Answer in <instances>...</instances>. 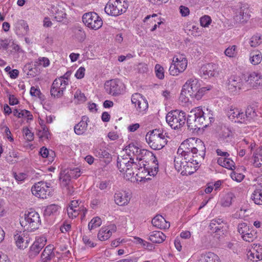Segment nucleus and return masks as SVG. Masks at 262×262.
I'll list each match as a JSON object with an SVG mask.
<instances>
[{
  "label": "nucleus",
  "instance_id": "09e8293b",
  "mask_svg": "<svg viewBox=\"0 0 262 262\" xmlns=\"http://www.w3.org/2000/svg\"><path fill=\"white\" fill-rule=\"evenodd\" d=\"M224 53L226 56L229 57H233L235 56L237 54L236 46H232L228 47L225 50Z\"/></svg>",
  "mask_w": 262,
  "mask_h": 262
},
{
  "label": "nucleus",
  "instance_id": "6e6552de",
  "mask_svg": "<svg viewBox=\"0 0 262 262\" xmlns=\"http://www.w3.org/2000/svg\"><path fill=\"white\" fill-rule=\"evenodd\" d=\"M138 172L136 176L141 179L146 178L147 176H156L159 170V166L158 160L154 161L152 160L151 165L146 162L145 164H143V166L140 164L139 167H137Z\"/></svg>",
  "mask_w": 262,
  "mask_h": 262
},
{
  "label": "nucleus",
  "instance_id": "f257e3e1",
  "mask_svg": "<svg viewBox=\"0 0 262 262\" xmlns=\"http://www.w3.org/2000/svg\"><path fill=\"white\" fill-rule=\"evenodd\" d=\"M208 119L209 120L206 119L205 113L202 108L200 107L195 108L188 115L186 121L187 128L190 131L194 132L203 127H207L211 122L210 119H213V118L209 117Z\"/></svg>",
  "mask_w": 262,
  "mask_h": 262
},
{
  "label": "nucleus",
  "instance_id": "864d4df0",
  "mask_svg": "<svg viewBox=\"0 0 262 262\" xmlns=\"http://www.w3.org/2000/svg\"><path fill=\"white\" fill-rule=\"evenodd\" d=\"M155 73L156 76L160 79H162L164 77V69L159 64L155 66Z\"/></svg>",
  "mask_w": 262,
  "mask_h": 262
},
{
  "label": "nucleus",
  "instance_id": "bb28decb",
  "mask_svg": "<svg viewBox=\"0 0 262 262\" xmlns=\"http://www.w3.org/2000/svg\"><path fill=\"white\" fill-rule=\"evenodd\" d=\"M187 166L185 168V170L182 171L181 173L183 175H191L198 168L199 163L197 160H192V162H187Z\"/></svg>",
  "mask_w": 262,
  "mask_h": 262
},
{
  "label": "nucleus",
  "instance_id": "37998d69",
  "mask_svg": "<svg viewBox=\"0 0 262 262\" xmlns=\"http://www.w3.org/2000/svg\"><path fill=\"white\" fill-rule=\"evenodd\" d=\"M101 224V219L98 216L95 217L93 218L91 222L89 223L88 228L90 230H91L94 228L99 227Z\"/></svg>",
  "mask_w": 262,
  "mask_h": 262
},
{
  "label": "nucleus",
  "instance_id": "c756f323",
  "mask_svg": "<svg viewBox=\"0 0 262 262\" xmlns=\"http://www.w3.org/2000/svg\"><path fill=\"white\" fill-rule=\"evenodd\" d=\"M217 163L222 167H224L229 169L232 170V167H234V162L230 158H219L217 161Z\"/></svg>",
  "mask_w": 262,
  "mask_h": 262
},
{
  "label": "nucleus",
  "instance_id": "e2e57ef3",
  "mask_svg": "<svg viewBox=\"0 0 262 262\" xmlns=\"http://www.w3.org/2000/svg\"><path fill=\"white\" fill-rule=\"evenodd\" d=\"M189 149L188 150V152H186L183 155V159L188 162H192V160H194V158L195 157V155L192 154Z\"/></svg>",
  "mask_w": 262,
  "mask_h": 262
},
{
  "label": "nucleus",
  "instance_id": "1a4fd4ad",
  "mask_svg": "<svg viewBox=\"0 0 262 262\" xmlns=\"http://www.w3.org/2000/svg\"><path fill=\"white\" fill-rule=\"evenodd\" d=\"M124 150L129 156H131L132 154L136 156L137 160L139 161L143 160L144 157L148 156L151 158V160L157 161L156 157L151 152L144 149H140L133 143H130L127 145L125 147Z\"/></svg>",
  "mask_w": 262,
  "mask_h": 262
},
{
  "label": "nucleus",
  "instance_id": "b1692460",
  "mask_svg": "<svg viewBox=\"0 0 262 262\" xmlns=\"http://www.w3.org/2000/svg\"><path fill=\"white\" fill-rule=\"evenodd\" d=\"M89 122V118L87 116H82L81 120L74 126L75 134L78 135L83 134L87 129L88 123Z\"/></svg>",
  "mask_w": 262,
  "mask_h": 262
},
{
  "label": "nucleus",
  "instance_id": "a19ab883",
  "mask_svg": "<svg viewBox=\"0 0 262 262\" xmlns=\"http://www.w3.org/2000/svg\"><path fill=\"white\" fill-rule=\"evenodd\" d=\"M234 195L232 193L226 194L222 199L221 204L224 207H229L232 204V200Z\"/></svg>",
  "mask_w": 262,
  "mask_h": 262
},
{
  "label": "nucleus",
  "instance_id": "69168bd1",
  "mask_svg": "<svg viewBox=\"0 0 262 262\" xmlns=\"http://www.w3.org/2000/svg\"><path fill=\"white\" fill-rule=\"evenodd\" d=\"M254 162L253 165L255 167H260L261 164L259 162V158H262V155L260 154H255L253 156Z\"/></svg>",
  "mask_w": 262,
  "mask_h": 262
},
{
  "label": "nucleus",
  "instance_id": "13d9d810",
  "mask_svg": "<svg viewBox=\"0 0 262 262\" xmlns=\"http://www.w3.org/2000/svg\"><path fill=\"white\" fill-rule=\"evenodd\" d=\"M210 229L214 232H218L223 228V226L216 224L215 221H211L209 225Z\"/></svg>",
  "mask_w": 262,
  "mask_h": 262
},
{
  "label": "nucleus",
  "instance_id": "2f4dec72",
  "mask_svg": "<svg viewBox=\"0 0 262 262\" xmlns=\"http://www.w3.org/2000/svg\"><path fill=\"white\" fill-rule=\"evenodd\" d=\"M262 60V54L258 51H253L250 53V61L253 65H257L260 63Z\"/></svg>",
  "mask_w": 262,
  "mask_h": 262
},
{
  "label": "nucleus",
  "instance_id": "49530a36",
  "mask_svg": "<svg viewBox=\"0 0 262 262\" xmlns=\"http://www.w3.org/2000/svg\"><path fill=\"white\" fill-rule=\"evenodd\" d=\"M237 230L238 232L243 237V235H245L248 232L250 231L249 227L247 226V224L245 223H242L238 224Z\"/></svg>",
  "mask_w": 262,
  "mask_h": 262
},
{
  "label": "nucleus",
  "instance_id": "f03ea898",
  "mask_svg": "<svg viewBox=\"0 0 262 262\" xmlns=\"http://www.w3.org/2000/svg\"><path fill=\"white\" fill-rule=\"evenodd\" d=\"M200 87L199 80L196 78H191L188 80L184 84L181 93V97L194 98L197 100L201 99L204 95L206 91L210 90L212 88L211 85Z\"/></svg>",
  "mask_w": 262,
  "mask_h": 262
},
{
  "label": "nucleus",
  "instance_id": "58836bf2",
  "mask_svg": "<svg viewBox=\"0 0 262 262\" xmlns=\"http://www.w3.org/2000/svg\"><path fill=\"white\" fill-rule=\"evenodd\" d=\"M52 9H53L55 12L54 14V18L57 21L61 22L66 18L67 14L63 9L59 10L54 7H53Z\"/></svg>",
  "mask_w": 262,
  "mask_h": 262
},
{
  "label": "nucleus",
  "instance_id": "4be33fe9",
  "mask_svg": "<svg viewBox=\"0 0 262 262\" xmlns=\"http://www.w3.org/2000/svg\"><path fill=\"white\" fill-rule=\"evenodd\" d=\"M247 256L252 261H257L262 260V245H255L252 250L248 252Z\"/></svg>",
  "mask_w": 262,
  "mask_h": 262
},
{
  "label": "nucleus",
  "instance_id": "de8ad7c7",
  "mask_svg": "<svg viewBox=\"0 0 262 262\" xmlns=\"http://www.w3.org/2000/svg\"><path fill=\"white\" fill-rule=\"evenodd\" d=\"M41 130H39L37 134L39 138L45 137L46 139H49L50 134L49 131L48 127L46 126L41 127Z\"/></svg>",
  "mask_w": 262,
  "mask_h": 262
},
{
  "label": "nucleus",
  "instance_id": "cd10ccee",
  "mask_svg": "<svg viewBox=\"0 0 262 262\" xmlns=\"http://www.w3.org/2000/svg\"><path fill=\"white\" fill-rule=\"evenodd\" d=\"M166 238V236L160 231H154L150 233L148 239L153 243L160 244Z\"/></svg>",
  "mask_w": 262,
  "mask_h": 262
},
{
  "label": "nucleus",
  "instance_id": "5fc2aeb1",
  "mask_svg": "<svg viewBox=\"0 0 262 262\" xmlns=\"http://www.w3.org/2000/svg\"><path fill=\"white\" fill-rule=\"evenodd\" d=\"M211 17L208 15H204L200 18V21L201 25L203 27H207L211 23Z\"/></svg>",
  "mask_w": 262,
  "mask_h": 262
},
{
  "label": "nucleus",
  "instance_id": "aec40b11",
  "mask_svg": "<svg viewBox=\"0 0 262 262\" xmlns=\"http://www.w3.org/2000/svg\"><path fill=\"white\" fill-rule=\"evenodd\" d=\"M195 145L191 148V153L195 155V158L200 157L204 159L205 156L206 147L204 142L200 139L195 140Z\"/></svg>",
  "mask_w": 262,
  "mask_h": 262
},
{
  "label": "nucleus",
  "instance_id": "a878e982",
  "mask_svg": "<svg viewBox=\"0 0 262 262\" xmlns=\"http://www.w3.org/2000/svg\"><path fill=\"white\" fill-rule=\"evenodd\" d=\"M53 250V245H49L46 246L41 254V262H50L52 258L55 256Z\"/></svg>",
  "mask_w": 262,
  "mask_h": 262
},
{
  "label": "nucleus",
  "instance_id": "9b49d317",
  "mask_svg": "<svg viewBox=\"0 0 262 262\" xmlns=\"http://www.w3.org/2000/svg\"><path fill=\"white\" fill-rule=\"evenodd\" d=\"M187 60L183 55L175 56L172 60V63L169 67V71L170 75L175 76L182 73L186 69Z\"/></svg>",
  "mask_w": 262,
  "mask_h": 262
},
{
  "label": "nucleus",
  "instance_id": "5701e85b",
  "mask_svg": "<svg viewBox=\"0 0 262 262\" xmlns=\"http://www.w3.org/2000/svg\"><path fill=\"white\" fill-rule=\"evenodd\" d=\"M152 225L161 229H168L170 227V223L167 222L165 219L160 214L156 215L152 220Z\"/></svg>",
  "mask_w": 262,
  "mask_h": 262
},
{
  "label": "nucleus",
  "instance_id": "ea45409f",
  "mask_svg": "<svg viewBox=\"0 0 262 262\" xmlns=\"http://www.w3.org/2000/svg\"><path fill=\"white\" fill-rule=\"evenodd\" d=\"M39 154L43 158H48L49 161H52L55 153L53 150L49 151L46 147H42L40 148Z\"/></svg>",
  "mask_w": 262,
  "mask_h": 262
},
{
  "label": "nucleus",
  "instance_id": "052dcab7",
  "mask_svg": "<svg viewBox=\"0 0 262 262\" xmlns=\"http://www.w3.org/2000/svg\"><path fill=\"white\" fill-rule=\"evenodd\" d=\"M260 37L257 36H253L251 37L250 41V45L252 47H255L260 43Z\"/></svg>",
  "mask_w": 262,
  "mask_h": 262
},
{
  "label": "nucleus",
  "instance_id": "c03bdc74",
  "mask_svg": "<svg viewBox=\"0 0 262 262\" xmlns=\"http://www.w3.org/2000/svg\"><path fill=\"white\" fill-rule=\"evenodd\" d=\"M59 208V206L57 205L51 204L46 208L44 211V214L46 215L50 216L51 215L56 213Z\"/></svg>",
  "mask_w": 262,
  "mask_h": 262
},
{
  "label": "nucleus",
  "instance_id": "9d476101",
  "mask_svg": "<svg viewBox=\"0 0 262 262\" xmlns=\"http://www.w3.org/2000/svg\"><path fill=\"white\" fill-rule=\"evenodd\" d=\"M82 21L86 27L95 30L100 29L103 24L101 18L94 12L84 13L82 16Z\"/></svg>",
  "mask_w": 262,
  "mask_h": 262
},
{
  "label": "nucleus",
  "instance_id": "c9c22d12",
  "mask_svg": "<svg viewBox=\"0 0 262 262\" xmlns=\"http://www.w3.org/2000/svg\"><path fill=\"white\" fill-rule=\"evenodd\" d=\"M112 235V231L106 227H102L98 233V238L101 241L108 239Z\"/></svg>",
  "mask_w": 262,
  "mask_h": 262
},
{
  "label": "nucleus",
  "instance_id": "4d7b16f0",
  "mask_svg": "<svg viewBox=\"0 0 262 262\" xmlns=\"http://www.w3.org/2000/svg\"><path fill=\"white\" fill-rule=\"evenodd\" d=\"M67 170L69 171L68 174L71 176L72 178L76 179L81 174L80 170L78 168L67 169Z\"/></svg>",
  "mask_w": 262,
  "mask_h": 262
},
{
  "label": "nucleus",
  "instance_id": "6e6d98bb",
  "mask_svg": "<svg viewBox=\"0 0 262 262\" xmlns=\"http://www.w3.org/2000/svg\"><path fill=\"white\" fill-rule=\"evenodd\" d=\"M230 176L232 180L238 182H241L245 177L244 174L235 171H232L230 174Z\"/></svg>",
  "mask_w": 262,
  "mask_h": 262
},
{
  "label": "nucleus",
  "instance_id": "f3484780",
  "mask_svg": "<svg viewBox=\"0 0 262 262\" xmlns=\"http://www.w3.org/2000/svg\"><path fill=\"white\" fill-rule=\"evenodd\" d=\"M243 77L238 76H231L228 80L227 88L230 92L236 94L242 89L243 85Z\"/></svg>",
  "mask_w": 262,
  "mask_h": 262
},
{
  "label": "nucleus",
  "instance_id": "dca6fc26",
  "mask_svg": "<svg viewBox=\"0 0 262 262\" xmlns=\"http://www.w3.org/2000/svg\"><path fill=\"white\" fill-rule=\"evenodd\" d=\"M14 239L16 246L20 249L27 248L30 241V237L28 232H18L14 234Z\"/></svg>",
  "mask_w": 262,
  "mask_h": 262
},
{
  "label": "nucleus",
  "instance_id": "412c9836",
  "mask_svg": "<svg viewBox=\"0 0 262 262\" xmlns=\"http://www.w3.org/2000/svg\"><path fill=\"white\" fill-rule=\"evenodd\" d=\"M216 65L212 63L204 65L201 68L200 71L201 76L204 77L205 78H207V77H214L216 73Z\"/></svg>",
  "mask_w": 262,
  "mask_h": 262
},
{
  "label": "nucleus",
  "instance_id": "338daca9",
  "mask_svg": "<svg viewBox=\"0 0 262 262\" xmlns=\"http://www.w3.org/2000/svg\"><path fill=\"white\" fill-rule=\"evenodd\" d=\"M67 212L69 216L71 218L76 217L79 214L78 210L76 209H71V208H67Z\"/></svg>",
  "mask_w": 262,
  "mask_h": 262
},
{
  "label": "nucleus",
  "instance_id": "603ef678",
  "mask_svg": "<svg viewBox=\"0 0 262 262\" xmlns=\"http://www.w3.org/2000/svg\"><path fill=\"white\" fill-rule=\"evenodd\" d=\"M75 35L76 38L79 41H83L86 37L85 33L81 28H78L75 30Z\"/></svg>",
  "mask_w": 262,
  "mask_h": 262
},
{
  "label": "nucleus",
  "instance_id": "3c124183",
  "mask_svg": "<svg viewBox=\"0 0 262 262\" xmlns=\"http://www.w3.org/2000/svg\"><path fill=\"white\" fill-rule=\"evenodd\" d=\"M232 137V132L228 128L225 129L222 134L221 138L223 140L228 142L231 140Z\"/></svg>",
  "mask_w": 262,
  "mask_h": 262
},
{
  "label": "nucleus",
  "instance_id": "6ab92c4d",
  "mask_svg": "<svg viewBox=\"0 0 262 262\" xmlns=\"http://www.w3.org/2000/svg\"><path fill=\"white\" fill-rule=\"evenodd\" d=\"M131 100L132 103L135 104L137 111L139 112L145 111L148 107L147 101L139 93L133 94Z\"/></svg>",
  "mask_w": 262,
  "mask_h": 262
},
{
  "label": "nucleus",
  "instance_id": "bf43d9fd",
  "mask_svg": "<svg viewBox=\"0 0 262 262\" xmlns=\"http://www.w3.org/2000/svg\"><path fill=\"white\" fill-rule=\"evenodd\" d=\"M23 133L25 136L26 139L29 141H31L34 139V134L27 127L23 129Z\"/></svg>",
  "mask_w": 262,
  "mask_h": 262
},
{
  "label": "nucleus",
  "instance_id": "f704fd0d",
  "mask_svg": "<svg viewBox=\"0 0 262 262\" xmlns=\"http://www.w3.org/2000/svg\"><path fill=\"white\" fill-rule=\"evenodd\" d=\"M251 199L257 205H262V189H256L252 193Z\"/></svg>",
  "mask_w": 262,
  "mask_h": 262
},
{
  "label": "nucleus",
  "instance_id": "c85d7f7f",
  "mask_svg": "<svg viewBox=\"0 0 262 262\" xmlns=\"http://www.w3.org/2000/svg\"><path fill=\"white\" fill-rule=\"evenodd\" d=\"M258 73L252 72L250 74L243 75V78L248 88H254V83L255 81Z\"/></svg>",
  "mask_w": 262,
  "mask_h": 262
},
{
  "label": "nucleus",
  "instance_id": "473e14b6",
  "mask_svg": "<svg viewBox=\"0 0 262 262\" xmlns=\"http://www.w3.org/2000/svg\"><path fill=\"white\" fill-rule=\"evenodd\" d=\"M187 161L184 160L182 156H178L176 157L174 160V165L175 168L178 171H180L183 169L185 170V168L187 166L186 163Z\"/></svg>",
  "mask_w": 262,
  "mask_h": 262
},
{
  "label": "nucleus",
  "instance_id": "393cba45",
  "mask_svg": "<svg viewBox=\"0 0 262 262\" xmlns=\"http://www.w3.org/2000/svg\"><path fill=\"white\" fill-rule=\"evenodd\" d=\"M130 198L125 191L117 192L114 195V200L116 204L119 206L127 205Z\"/></svg>",
  "mask_w": 262,
  "mask_h": 262
},
{
  "label": "nucleus",
  "instance_id": "a211bd4d",
  "mask_svg": "<svg viewBox=\"0 0 262 262\" xmlns=\"http://www.w3.org/2000/svg\"><path fill=\"white\" fill-rule=\"evenodd\" d=\"M227 116L232 121L245 123L244 112L238 108L231 106L227 112Z\"/></svg>",
  "mask_w": 262,
  "mask_h": 262
},
{
  "label": "nucleus",
  "instance_id": "4c0bfd02",
  "mask_svg": "<svg viewBox=\"0 0 262 262\" xmlns=\"http://www.w3.org/2000/svg\"><path fill=\"white\" fill-rule=\"evenodd\" d=\"M69 171L67 170H64L60 172V181L62 183V185L64 186H68L69 184L72 177L69 175Z\"/></svg>",
  "mask_w": 262,
  "mask_h": 262
},
{
  "label": "nucleus",
  "instance_id": "0e129e2a",
  "mask_svg": "<svg viewBox=\"0 0 262 262\" xmlns=\"http://www.w3.org/2000/svg\"><path fill=\"white\" fill-rule=\"evenodd\" d=\"M74 97L77 98L79 101L81 102H84L86 101V98L83 93H82L80 91L77 90L75 95Z\"/></svg>",
  "mask_w": 262,
  "mask_h": 262
},
{
  "label": "nucleus",
  "instance_id": "2eb2a0df",
  "mask_svg": "<svg viewBox=\"0 0 262 262\" xmlns=\"http://www.w3.org/2000/svg\"><path fill=\"white\" fill-rule=\"evenodd\" d=\"M47 239L44 236H39L36 238L35 241L30 248L29 256L31 258L36 257L45 247Z\"/></svg>",
  "mask_w": 262,
  "mask_h": 262
},
{
  "label": "nucleus",
  "instance_id": "a18cd8bd",
  "mask_svg": "<svg viewBox=\"0 0 262 262\" xmlns=\"http://www.w3.org/2000/svg\"><path fill=\"white\" fill-rule=\"evenodd\" d=\"M130 161V160L128 161L127 159L118 158L117 166L120 171L122 172V170H123L125 168H126V166H127V164L129 163Z\"/></svg>",
  "mask_w": 262,
  "mask_h": 262
},
{
  "label": "nucleus",
  "instance_id": "774afa93",
  "mask_svg": "<svg viewBox=\"0 0 262 262\" xmlns=\"http://www.w3.org/2000/svg\"><path fill=\"white\" fill-rule=\"evenodd\" d=\"M84 72H85V69L84 67H80L78 70L77 71L75 74V76L77 79H81L84 76Z\"/></svg>",
  "mask_w": 262,
  "mask_h": 262
},
{
  "label": "nucleus",
  "instance_id": "7c9ffc66",
  "mask_svg": "<svg viewBox=\"0 0 262 262\" xmlns=\"http://www.w3.org/2000/svg\"><path fill=\"white\" fill-rule=\"evenodd\" d=\"M95 154L99 158H104L105 162H110L111 160V155L105 149L98 148L95 150Z\"/></svg>",
  "mask_w": 262,
  "mask_h": 262
},
{
  "label": "nucleus",
  "instance_id": "7ed1b4c3",
  "mask_svg": "<svg viewBox=\"0 0 262 262\" xmlns=\"http://www.w3.org/2000/svg\"><path fill=\"white\" fill-rule=\"evenodd\" d=\"M167 133L162 129H155L148 132L146 140L149 146L154 150H160L167 144L169 138Z\"/></svg>",
  "mask_w": 262,
  "mask_h": 262
},
{
  "label": "nucleus",
  "instance_id": "423d86ee",
  "mask_svg": "<svg viewBox=\"0 0 262 262\" xmlns=\"http://www.w3.org/2000/svg\"><path fill=\"white\" fill-rule=\"evenodd\" d=\"M166 120L172 128L179 129L185 124V113L179 110L171 111L167 114Z\"/></svg>",
  "mask_w": 262,
  "mask_h": 262
},
{
  "label": "nucleus",
  "instance_id": "20e7f679",
  "mask_svg": "<svg viewBox=\"0 0 262 262\" xmlns=\"http://www.w3.org/2000/svg\"><path fill=\"white\" fill-rule=\"evenodd\" d=\"M20 224L27 230L34 231L41 225L40 216L35 211H28L25 214L24 217L20 220Z\"/></svg>",
  "mask_w": 262,
  "mask_h": 262
},
{
  "label": "nucleus",
  "instance_id": "4468645a",
  "mask_svg": "<svg viewBox=\"0 0 262 262\" xmlns=\"http://www.w3.org/2000/svg\"><path fill=\"white\" fill-rule=\"evenodd\" d=\"M105 88L108 94L116 96L120 95L122 92L123 84L118 79H113L105 83Z\"/></svg>",
  "mask_w": 262,
  "mask_h": 262
},
{
  "label": "nucleus",
  "instance_id": "680f3d73",
  "mask_svg": "<svg viewBox=\"0 0 262 262\" xmlns=\"http://www.w3.org/2000/svg\"><path fill=\"white\" fill-rule=\"evenodd\" d=\"M30 94L32 96H37L39 98L41 99L43 96L39 89H36L34 86H32L30 89Z\"/></svg>",
  "mask_w": 262,
  "mask_h": 262
},
{
  "label": "nucleus",
  "instance_id": "8fccbe9b",
  "mask_svg": "<svg viewBox=\"0 0 262 262\" xmlns=\"http://www.w3.org/2000/svg\"><path fill=\"white\" fill-rule=\"evenodd\" d=\"M187 142H183L180 145V147L178 149L177 153L178 154V156H182L183 158V155L186 152H188V147H187Z\"/></svg>",
  "mask_w": 262,
  "mask_h": 262
},
{
  "label": "nucleus",
  "instance_id": "79ce46f5",
  "mask_svg": "<svg viewBox=\"0 0 262 262\" xmlns=\"http://www.w3.org/2000/svg\"><path fill=\"white\" fill-rule=\"evenodd\" d=\"M256 115L255 109L253 107L248 106L244 113L245 123H246V121H250L253 117Z\"/></svg>",
  "mask_w": 262,
  "mask_h": 262
},
{
  "label": "nucleus",
  "instance_id": "0eeeda50",
  "mask_svg": "<svg viewBox=\"0 0 262 262\" xmlns=\"http://www.w3.org/2000/svg\"><path fill=\"white\" fill-rule=\"evenodd\" d=\"M233 19L237 23H246L250 17L249 5L245 2H239L234 6Z\"/></svg>",
  "mask_w": 262,
  "mask_h": 262
},
{
  "label": "nucleus",
  "instance_id": "e433bc0d",
  "mask_svg": "<svg viewBox=\"0 0 262 262\" xmlns=\"http://www.w3.org/2000/svg\"><path fill=\"white\" fill-rule=\"evenodd\" d=\"M200 262H221L219 257L212 252H208L204 255L203 259Z\"/></svg>",
  "mask_w": 262,
  "mask_h": 262
},
{
  "label": "nucleus",
  "instance_id": "39448f33",
  "mask_svg": "<svg viewBox=\"0 0 262 262\" xmlns=\"http://www.w3.org/2000/svg\"><path fill=\"white\" fill-rule=\"evenodd\" d=\"M128 5L125 0H110L106 4L104 11L105 13L113 16H118L126 12Z\"/></svg>",
  "mask_w": 262,
  "mask_h": 262
},
{
  "label": "nucleus",
  "instance_id": "72a5a7b5",
  "mask_svg": "<svg viewBox=\"0 0 262 262\" xmlns=\"http://www.w3.org/2000/svg\"><path fill=\"white\" fill-rule=\"evenodd\" d=\"M187 161L184 160L182 156H178L176 157L174 160V165L175 168L178 171H180L183 169L185 170V168L187 166L186 163Z\"/></svg>",
  "mask_w": 262,
  "mask_h": 262
},
{
  "label": "nucleus",
  "instance_id": "ddd939ff",
  "mask_svg": "<svg viewBox=\"0 0 262 262\" xmlns=\"http://www.w3.org/2000/svg\"><path fill=\"white\" fill-rule=\"evenodd\" d=\"M68 84L67 81L61 78L55 79L51 88L50 93L54 97L60 98L62 96L63 91Z\"/></svg>",
  "mask_w": 262,
  "mask_h": 262
},
{
  "label": "nucleus",
  "instance_id": "f8f14e48",
  "mask_svg": "<svg viewBox=\"0 0 262 262\" xmlns=\"http://www.w3.org/2000/svg\"><path fill=\"white\" fill-rule=\"evenodd\" d=\"M50 184L45 182L40 181L35 183L32 187V194L41 199H46L50 195L52 189Z\"/></svg>",
  "mask_w": 262,
  "mask_h": 262
}]
</instances>
